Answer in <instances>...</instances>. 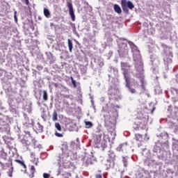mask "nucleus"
Returning a JSON list of instances; mask_svg holds the SVG:
<instances>
[{
  "label": "nucleus",
  "mask_w": 178,
  "mask_h": 178,
  "mask_svg": "<svg viewBox=\"0 0 178 178\" xmlns=\"http://www.w3.org/2000/svg\"><path fill=\"white\" fill-rule=\"evenodd\" d=\"M0 165L3 170H8L7 172L9 177H13V166L12 165V161L8 159V153L3 150L0 153Z\"/></svg>",
  "instance_id": "1"
},
{
  "label": "nucleus",
  "mask_w": 178,
  "mask_h": 178,
  "mask_svg": "<svg viewBox=\"0 0 178 178\" xmlns=\"http://www.w3.org/2000/svg\"><path fill=\"white\" fill-rule=\"evenodd\" d=\"M138 73L136 74V78L139 79L141 83V88L145 91V86L144 85V69L142 65L136 67Z\"/></svg>",
  "instance_id": "2"
},
{
  "label": "nucleus",
  "mask_w": 178,
  "mask_h": 178,
  "mask_svg": "<svg viewBox=\"0 0 178 178\" xmlns=\"http://www.w3.org/2000/svg\"><path fill=\"white\" fill-rule=\"evenodd\" d=\"M121 70L122 71V74L124 76V80L129 81V79H130V65L127 63L121 62Z\"/></svg>",
  "instance_id": "3"
},
{
  "label": "nucleus",
  "mask_w": 178,
  "mask_h": 178,
  "mask_svg": "<svg viewBox=\"0 0 178 178\" xmlns=\"http://www.w3.org/2000/svg\"><path fill=\"white\" fill-rule=\"evenodd\" d=\"M108 155L107 163L105 165L107 168H113L115 166V161H116V155L112 151H109Z\"/></svg>",
  "instance_id": "4"
},
{
  "label": "nucleus",
  "mask_w": 178,
  "mask_h": 178,
  "mask_svg": "<svg viewBox=\"0 0 178 178\" xmlns=\"http://www.w3.org/2000/svg\"><path fill=\"white\" fill-rule=\"evenodd\" d=\"M121 6L125 13H129V9H134V4L130 1L121 0Z\"/></svg>",
  "instance_id": "5"
},
{
  "label": "nucleus",
  "mask_w": 178,
  "mask_h": 178,
  "mask_svg": "<svg viewBox=\"0 0 178 178\" xmlns=\"http://www.w3.org/2000/svg\"><path fill=\"white\" fill-rule=\"evenodd\" d=\"M67 6L69 9L70 15L72 22L76 20V15H74V10H73V4L71 2L67 3Z\"/></svg>",
  "instance_id": "6"
},
{
  "label": "nucleus",
  "mask_w": 178,
  "mask_h": 178,
  "mask_svg": "<svg viewBox=\"0 0 178 178\" xmlns=\"http://www.w3.org/2000/svg\"><path fill=\"white\" fill-rule=\"evenodd\" d=\"M124 80L126 83V87L129 88L130 92H131V94H136V89L130 87V83H131V78H129L128 81L127 79Z\"/></svg>",
  "instance_id": "7"
},
{
  "label": "nucleus",
  "mask_w": 178,
  "mask_h": 178,
  "mask_svg": "<svg viewBox=\"0 0 178 178\" xmlns=\"http://www.w3.org/2000/svg\"><path fill=\"white\" fill-rule=\"evenodd\" d=\"M29 170L31 172V174L29 175V177H34V173H35V168L34 167V165H29Z\"/></svg>",
  "instance_id": "8"
},
{
  "label": "nucleus",
  "mask_w": 178,
  "mask_h": 178,
  "mask_svg": "<svg viewBox=\"0 0 178 178\" xmlns=\"http://www.w3.org/2000/svg\"><path fill=\"white\" fill-rule=\"evenodd\" d=\"M102 137V134L95 135L94 140H95V142L96 143V144H99V143H101Z\"/></svg>",
  "instance_id": "9"
},
{
  "label": "nucleus",
  "mask_w": 178,
  "mask_h": 178,
  "mask_svg": "<svg viewBox=\"0 0 178 178\" xmlns=\"http://www.w3.org/2000/svg\"><path fill=\"white\" fill-rule=\"evenodd\" d=\"M114 10L116 12V13H118V15L122 13V8H120V6H119L118 4L114 5Z\"/></svg>",
  "instance_id": "10"
},
{
  "label": "nucleus",
  "mask_w": 178,
  "mask_h": 178,
  "mask_svg": "<svg viewBox=\"0 0 178 178\" xmlns=\"http://www.w3.org/2000/svg\"><path fill=\"white\" fill-rule=\"evenodd\" d=\"M107 130H108V133H110L111 136H112V134H115V126L111 125V126L108 127L107 128Z\"/></svg>",
  "instance_id": "11"
},
{
  "label": "nucleus",
  "mask_w": 178,
  "mask_h": 178,
  "mask_svg": "<svg viewBox=\"0 0 178 178\" xmlns=\"http://www.w3.org/2000/svg\"><path fill=\"white\" fill-rule=\"evenodd\" d=\"M15 162H17V163H19V165H21V166H22L24 168V169H27V166L24 163V161H22L18 159H15Z\"/></svg>",
  "instance_id": "12"
},
{
  "label": "nucleus",
  "mask_w": 178,
  "mask_h": 178,
  "mask_svg": "<svg viewBox=\"0 0 178 178\" xmlns=\"http://www.w3.org/2000/svg\"><path fill=\"white\" fill-rule=\"evenodd\" d=\"M127 147V145H124V144H121L118 147H117V151H118L119 152H120V151H123L124 149V147Z\"/></svg>",
  "instance_id": "13"
},
{
  "label": "nucleus",
  "mask_w": 178,
  "mask_h": 178,
  "mask_svg": "<svg viewBox=\"0 0 178 178\" xmlns=\"http://www.w3.org/2000/svg\"><path fill=\"white\" fill-rule=\"evenodd\" d=\"M44 15L45 17H50L51 13H49V10L47 8H44Z\"/></svg>",
  "instance_id": "14"
},
{
  "label": "nucleus",
  "mask_w": 178,
  "mask_h": 178,
  "mask_svg": "<svg viewBox=\"0 0 178 178\" xmlns=\"http://www.w3.org/2000/svg\"><path fill=\"white\" fill-rule=\"evenodd\" d=\"M67 41H68V47H69L70 52H72L73 49V42H72V40H70V39H68Z\"/></svg>",
  "instance_id": "15"
},
{
  "label": "nucleus",
  "mask_w": 178,
  "mask_h": 178,
  "mask_svg": "<svg viewBox=\"0 0 178 178\" xmlns=\"http://www.w3.org/2000/svg\"><path fill=\"white\" fill-rule=\"evenodd\" d=\"M52 120L53 122H56V120H58V113H56V111L53 113Z\"/></svg>",
  "instance_id": "16"
},
{
  "label": "nucleus",
  "mask_w": 178,
  "mask_h": 178,
  "mask_svg": "<svg viewBox=\"0 0 178 178\" xmlns=\"http://www.w3.org/2000/svg\"><path fill=\"white\" fill-rule=\"evenodd\" d=\"M85 124H86V129H91V127H92V122H91L90 121L86 122Z\"/></svg>",
  "instance_id": "17"
},
{
  "label": "nucleus",
  "mask_w": 178,
  "mask_h": 178,
  "mask_svg": "<svg viewBox=\"0 0 178 178\" xmlns=\"http://www.w3.org/2000/svg\"><path fill=\"white\" fill-rule=\"evenodd\" d=\"M55 127L58 131H62V127H60V124H59V122H56Z\"/></svg>",
  "instance_id": "18"
},
{
  "label": "nucleus",
  "mask_w": 178,
  "mask_h": 178,
  "mask_svg": "<svg viewBox=\"0 0 178 178\" xmlns=\"http://www.w3.org/2000/svg\"><path fill=\"white\" fill-rule=\"evenodd\" d=\"M43 99L44 101H48V93L47 92V90L43 91Z\"/></svg>",
  "instance_id": "19"
},
{
  "label": "nucleus",
  "mask_w": 178,
  "mask_h": 178,
  "mask_svg": "<svg viewBox=\"0 0 178 178\" xmlns=\"http://www.w3.org/2000/svg\"><path fill=\"white\" fill-rule=\"evenodd\" d=\"M122 162L124 168H127V159H126V157H122Z\"/></svg>",
  "instance_id": "20"
},
{
  "label": "nucleus",
  "mask_w": 178,
  "mask_h": 178,
  "mask_svg": "<svg viewBox=\"0 0 178 178\" xmlns=\"http://www.w3.org/2000/svg\"><path fill=\"white\" fill-rule=\"evenodd\" d=\"M71 80H72V83L73 86L74 87V88H76L77 87V85L76 83V81H74V79H73V76H71Z\"/></svg>",
  "instance_id": "21"
},
{
  "label": "nucleus",
  "mask_w": 178,
  "mask_h": 178,
  "mask_svg": "<svg viewBox=\"0 0 178 178\" xmlns=\"http://www.w3.org/2000/svg\"><path fill=\"white\" fill-rule=\"evenodd\" d=\"M104 138L105 140H111V137L106 133H104Z\"/></svg>",
  "instance_id": "22"
},
{
  "label": "nucleus",
  "mask_w": 178,
  "mask_h": 178,
  "mask_svg": "<svg viewBox=\"0 0 178 178\" xmlns=\"http://www.w3.org/2000/svg\"><path fill=\"white\" fill-rule=\"evenodd\" d=\"M17 15V12L15 11L14 19H15V22L17 23V15Z\"/></svg>",
  "instance_id": "23"
},
{
  "label": "nucleus",
  "mask_w": 178,
  "mask_h": 178,
  "mask_svg": "<svg viewBox=\"0 0 178 178\" xmlns=\"http://www.w3.org/2000/svg\"><path fill=\"white\" fill-rule=\"evenodd\" d=\"M38 129L40 131H42L44 127L41 125L40 123H38Z\"/></svg>",
  "instance_id": "24"
},
{
  "label": "nucleus",
  "mask_w": 178,
  "mask_h": 178,
  "mask_svg": "<svg viewBox=\"0 0 178 178\" xmlns=\"http://www.w3.org/2000/svg\"><path fill=\"white\" fill-rule=\"evenodd\" d=\"M55 136H56V137H63V134H59V133H58V132H56V133H55Z\"/></svg>",
  "instance_id": "25"
},
{
  "label": "nucleus",
  "mask_w": 178,
  "mask_h": 178,
  "mask_svg": "<svg viewBox=\"0 0 178 178\" xmlns=\"http://www.w3.org/2000/svg\"><path fill=\"white\" fill-rule=\"evenodd\" d=\"M49 177H50V175L48 173H44L43 174V177L44 178H49Z\"/></svg>",
  "instance_id": "26"
},
{
  "label": "nucleus",
  "mask_w": 178,
  "mask_h": 178,
  "mask_svg": "<svg viewBox=\"0 0 178 178\" xmlns=\"http://www.w3.org/2000/svg\"><path fill=\"white\" fill-rule=\"evenodd\" d=\"M95 178H102V175L101 174H97L95 175Z\"/></svg>",
  "instance_id": "27"
},
{
  "label": "nucleus",
  "mask_w": 178,
  "mask_h": 178,
  "mask_svg": "<svg viewBox=\"0 0 178 178\" xmlns=\"http://www.w3.org/2000/svg\"><path fill=\"white\" fill-rule=\"evenodd\" d=\"M5 149H3V147H2L1 145H0V153L2 152V151H4Z\"/></svg>",
  "instance_id": "28"
},
{
  "label": "nucleus",
  "mask_w": 178,
  "mask_h": 178,
  "mask_svg": "<svg viewBox=\"0 0 178 178\" xmlns=\"http://www.w3.org/2000/svg\"><path fill=\"white\" fill-rule=\"evenodd\" d=\"M86 163H91V159H88Z\"/></svg>",
  "instance_id": "29"
},
{
  "label": "nucleus",
  "mask_w": 178,
  "mask_h": 178,
  "mask_svg": "<svg viewBox=\"0 0 178 178\" xmlns=\"http://www.w3.org/2000/svg\"><path fill=\"white\" fill-rule=\"evenodd\" d=\"M26 5L29 6V0H25Z\"/></svg>",
  "instance_id": "30"
},
{
  "label": "nucleus",
  "mask_w": 178,
  "mask_h": 178,
  "mask_svg": "<svg viewBox=\"0 0 178 178\" xmlns=\"http://www.w3.org/2000/svg\"><path fill=\"white\" fill-rule=\"evenodd\" d=\"M35 165L38 166V162L35 163Z\"/></svg>",
  "instance_id": "31"
}]
</instances>
